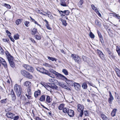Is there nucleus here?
Wrapping results in <instances>:
<instances>
[{
	"mask_svg": "<svg viewBox=\"0 0 120 120\" xmlns=\"http://www.w3.org/2000/svg\"><path fill=\"white\" fill-rule=\"evenodd\" d=\"M5 53L11 66L12 68L15 67V65L13 62V57L10 55L7 51H6Z\"/></svg>",
	"mask_w": 120,
	"mask_h": 120,
	"instance_id": "f257e3e1",
	"label": "nucleus"
},
{
	"mask_svg": "<svg viewBox=\"0 0 120 120\" xmlns=\"http://www.w3.org/2000/svg\"><path fill=\"white\" fill-rule=\"evenodd\" d=\"M14 89L17 96L18 97H20L22 91L21 86L17 84H16L15 85Z\"/></svg>",
	"mask_w": 120,
	"mask_h": 120,
	"instance_id": "f03ea898",
	"label": "nucleus"
},
{
	"mask_svg": "<svg viewBox=\"0 0 120 120\" xmlns=\"http://www.w3.org/2000/svg\"><path fill=\"white\" fill-rule=\"evenodd\" d=\"M77 110L78 112H80L79 116L82 117L83 114V109L84 107L83 105L81 104H78L77 105Z\"/></svg>",
	"mask_w": 120,
	"mask_h": 120,
	"instance_id": "7ed1b4c3",
	"label": "nucleus"
},
{
	"mask_svg": "<svg viewBox=\"0 0 120 120\" xmlns=\"http://www.w3.org/2000/svg\"><path fill=\"white\" fill-rule=\"evenodd\" d=\"M71 57L75 62L78 64L79 63L80 58L78 56L74 54H72L71 55Z\"/></svg>",
	"mask_w": 120,
	"mask_h": 120,
	"instance_id": "20e7f679",
	"label": "nucleus"
},
{
	"mask_svg": "<svg viewBox=\"0 0 120 120\" xmlns=\"http://www.w3.org/2000/svg\"><path fill=\"white\" fill-rule=\"evenodd\" d=\"M55 75L56 77L63 80H66L68 79L64 76L57 72L55 74Z\"/></svg>",
	"mask_w": 120,
	"mask_h": 120,
	"instance_id": "39448f33",
	"label": "nucleus"
},
{
	"mask_svg": "<svg viewBox=\"0 0 120 120\" xmlns=\"http://www.w3.org/2000/svg\"><path fill=\"white\" fill-rule=\"evenodd\" d=\"M23 66L26 70L29 71L33 72L34 71L33 68L29 65L25 64Z\"/></svg>",
	"mask_w": 120,
	"mask_h": 120,
	"instance_id": "423d86ee",
	"label": "nucleus"
},
{
	"mask_svg": "<svg viewBox=\"0 0 120 120\" xmlns=\"http://www.w3.org/2000/svg\"><path fill=\"white\" fill-rule=\"evenodd\" d=\"M73 85L75 89L77 91H79L81 87L80 85L79 84L75 82L73 83Z\"/></svg>",
	"mask_w": 120,
	"mask_h": 120,
	"instance_id": "0eeeda50",
	"label": "nucleus"
},
{
	"mask_svg": "<svg viewBox=\"0 0 120 120\" xmlns=\"http://www.w3.org/2000/svg\"><path fill=\"white\" fill-rule=\"evenodd\" d=\"M1 63L5 68L7 67V64L5 60L2 58L0 57V66L1 65Z\"/></svg>",
	"mask_w": 120,
	"mask_h": 120,
	"instance_id": "6e6552de",
	"label": "nucleus"
},
{
	"mask_svg": "<svg viewBox=\"0 0 120 120\" xmlns=\"http://www.w3.org/2000/svg\"><path fill=\"white\" fill-rule=\"evenodd\" d=\"M109 97L108 98V101L109 103L111 104L112 103V101L114 100V98L110 91H109Z\"/></svg>",
	"mask_w": 120,
	"mask_h": 120,
	"instance_id": "1a4fd4ad",
	"label": "nucleus"
},
{
	"mask_svg": "<svg viewBox=\"0 0 120 120\" xmlns=\"http://www.w3.org/2000/svg\"><path fill=\"white\" fill-rule=\"evenodd\" d=\"M91 7L93 10L95 11L96 13L98 14V15L100 16V15H101L100 14L94 5V4H92L91 5Z\"/></svg>",
	"mask_w": 120,
	"mask_h": 120,
	"instance_id": "9d476101",
	"label": "nucleus"
},
{
	"mask_svg": "<svg viewBox=\"0 0 120 120\" xmlns=\"http://www.w3.org/2000/svg\"><path fill=\"white\" fill-rule=\"evenodd\" d=\"M11 92L12 100L14 101H15L16 99V97L15 94L12 89H11Z\"/></svg>",
	"mask_w": 120,
	"mask_h": 120,
	"instance_id": "9b49d317",
	"label": "nucleus"
},
{
	"mask_svg": "<svg viewBox=\"0 0 120 120\" xmlns=\"http://www.w3.org/2000/svg\"><path fill=\"white\" fill-rule=\"evenodd\" d=\"M68 114L70 117H73L74 115V111L72 109H69L68 113Z\"/></svg>",
	"mask_w": 120,
	"mask_h": 120,
	"instance_id": "f8f14e48",
	"label": "nucleus"
},
{
	"mask_svg": "<svg viewBox=\"0 0 120 120\" xmlns=\"http://www.w3.org/2000/svg\"><path fill=\"white\" fill-rule=\"evenodd\" d=\"M36 69L38 71L44 74H45V71H46L44 68H40L38 67L36 68Z\"/></svg>",
	"mask_w": 120,
	"mask_h": 120,
	"instance_id": "ddd939ff",
	"label": "nucleus"
},
{
	"mask_svg": "<svg viewBox=\"0 0 120 120\" xmlns=\"http://www.w3.org/2000/svg\"><path fill=\"white\" fill-rule=\"evenodd\" d=\"M6 115L8 117L11 119L14 118V116H15L14 114L10 112L7 113L6 114Z\"/></svg>",
	"mask_w": 120,
	"mask_h": 120,
	"instance_id": "4468645a",
	"label": "nucleus"
},
{
	"mask_svg": "<svg viewBox=\"0 0 120 120\" xmlns=\"http://www.w3.org/2000/svg\"><path fill=\"white\" fill-rule=\"evenodd\" d=\"M44 20L45 22V26L49 30H51V28L50 26V25L49 24V22L46 19Z\"/></svg>",
	"mask_w": 120,
	"mask_h": 120,
	"instance_id": "2eb2a0df",
	"label": "nucleus"
},
{
	"mask_svg": "<svg viewBox=\"0 0 120 120\" xmlns=\"http://www.w3.org/2000/svg\"><path fill=\"white\" fill-rule=\"evenodd\" d=\"M97 52L100 57L102 59H103L104 57V55L102 52L101 51L98 49L97 50Z\"/></svg>",
	"mask_w": 120,
	"mask_h": 120,
	"instance_id": "dca6fc26",
	"label": "nucleus"
},
{
	"mask_svg": "<svg viewBox=\"0 0 120 120\" xmlns=\"http://www.w3.org/2000/svg\"><path fill=\"white\" fill-rule=\"evenodd\" d=\"M31 82L29 81H26L24 83V85L28 87H30L31 85Z\"/></svg>",
	"mask_w": 120,
	"mask_h": 120,
	"instance_id": "f3484780",
	"label": "nucleus"
},
{
	"mask_svg": "<svg viewBox=\"0 0 120 120\" xmlns=\"http://www.w3.org/2000/svg\"><path fill=\"white\" fill-rule=\"evenodd\" d=\"M21 72L22 75L26 77V75L27 74V73L28 72L26 71L25 70H22L21 71Z\"/></svg>",
	"mask_w": 120,
	"mask_h": 120,
	"instance_id": "a211bd4d",
	"label": "nucleus"
},
{
	"mask_svg": "<svg viewBox=\"0 0 120 120\" xmlns=\"http://www.w3.org/2000/svg\"><path fill=\"white\" fill-rule=\"evenodd\" d=\"M60 5L63 6H67L65 0H60Z\"/></svg>",
	"mask_w": 120,
	"mask_h": 120,
	"instance_id": "6ab92c4d",
	"label": "nucleus"
},
{
	"mask_svg": "<svg viewBox=\"0 0 120 120\" xmlns=\"http://www.w3.org/2000/svg\"><path fill=\"white\" fill-rule=\"evenodd\" d=\"M117 111V109H114L113 110L111 113V115L112 116L114 117L115 116Z\"/></svg>",
	"mask_w": 120,
	"mask_h": 120,
	"instance_id": "aec40b11",
	"label": "nucleus"
},
{
	"mask_svg": "<svg viewBox=\"0 0 120 120\" xmlns=\"http://www.w3.org/2000/svg\"><path fill=\"white\" fill-rule=\"evenodd\" d=\"M101 116L103 120H109L105 115L102 113L101 114Z\"/></svg>",
	"mask_w": 120,
	"mask_h": 120,
	"instance_id": "412c9836",
	"label": "nucleus"
},
{
	"mask_svg": "<svg viewBox=\"0 0 120 120\" xmlns=\"http://www.w3.org/2000/svg\"><path fill=\"white\" fill-rule=\"evenodd\" d=\"M41 94L40 91L39 90L37 91H35L34 93V97L35 98H37L38 96L39 95Z\"/></svg>",
	"mask_w": 120,
	"mask_h": 120,
	"instance_id": "4be33fe9",
	"label": "nucleus"
},
{
	"mask_svg": "<svg viewBox=\"0 0 120 120\" xmlns=\"http://www.w3.org/2000/svg\"><path fill=\"white\" fill-rule=\"evenodd\" d=\"M45 74L47 75L50 77L52 78H54V76L53 75L50 74L47 71H46V70L45 71Z\"/></svg>",
	"mask_w": 120,
	"mask_h": 120,
	"instance_id": "5701e85b",
	"label": "nucleus"
},
{
	"mask_svg": "<svg viewBox=\"0 0 120 120\" xmlns=\"http://www.w3.org/2000/svg\"><path fill=\"white\" fill-rule=\"evenodd\" d=\"M26 77L29 79H32L33 78V77L32 75L28 72L26 75Z\"/></svg>",
	"mask_w": 120,
	"mask_h": 120,
	"instance_id": "b1692460",
	"label": "nucleus"
},
{
	"mask_svg": "<svg viewBox=\"0 0 120 120\" xmlns=\"http://www.w3.org/2000/svg\"><path fill=\"white\" fill-rule=\"evenodd\" d=\"M65 105L64 104L62 103L60 104L58 107V109L60 110H63L64 107Z\"/></svg>",
	"mask_w": 120,
	"mask_h": 120,
	"instance_id": "393cba45",
	"label": "nucleus"
},
{
	"mask_svg": "<svg viewBox=\"0 0 120 120\" xmlns=\"http://www.w3.org/2000/svg\"><path fill=\"white\" fill-rule=\"evenodd\" d=\"M47 57L48 59L51 60L52 61H56L57 60V59L55 58L50 57L49 56H47Z\"/></svg>",
	"mask_w": 120,
	"mask_h": 120,
	"instance_id": "a878e982",
	"label": "nucleus"
},
{
	"mask_svg": "<svg viewBox=\"0 0 120 120\" xmlns=\"http://www.w3.org/2000/svg\"><path fill=\"white\" fill-rule=\"evenodd\" d=\"M49 81L51 83H53L54 82L56 83L58 81L57 80L53 78L49 79Z\"/></svg>",
	"mask_w": 120,
	"mask_h": 120,
	"instance_id": "bb28decb",
	"label": "nucleus"
},
{
	"mask_svg": "<svg viewBox=\"0 0 120 120\" xmlns=\"http://www.w3.org/2000/svg\"><path fill=\"white\" fill-rule=\"evenodd\" d=\"M52 101V99L50 98V96L47 95L46 96V102L48 103H50Z\"/></svg>",
	"mask_w": 120,
	"mask_h": 120,
	"instance_id": "cd10ccee",
	"label": "nucleus"
},
{
	"mask_svg": "<svg viewBox=\"0 0 120 120\" xmlns=\"http://www.w3.org/2000/svg\"><path fill=\"white\" fill-rule=\"evenodd\" d=\"M69 109L67 107L64 108L63 110V112L64 113H68L69 110Z\"/></svg>",
	"mask_w": 120,
	"mask_h": 120,
	"instance_id": "c85d7f7f",
	"label": "nucleus"
},
{
	"mask_svg": "<svg viewBox=\"0 0 120 120\" xmlns=\"http://www.w3.org/2000/svg\"><path fill=\"white\" fill-rule=\"evenodd\" d=\"M45 95H43L40 99V100L41 101H44L45 100Z\"/></svg>",
	"mask_w": 120,
	"mask_h": 120,
	"instance_id": "c756f323",
	"label": "nucleus"
},
{
	"mask_svg": "<svg viewBox=\"0 0 120 120\" xmlns=\"http://www.w3.org/2000/svg\"><path fill=\"white\" fill-rule=\"evenodd\" d=\"M83 0H80L78 4V5L79 7H81L82 5L83 4Z\"/></svg>",
	"mask_w": 120,
	"mask_h": 120,
	"instance_id": "7c9ffc66",
	"label": "nucleus"
},
{
	"mask_svg": "<svg viewBox=\"0 0 120 120\" xmlns=\"http://www.w3.org/2000/svg\"><path fill=\"white\" fill-rule=\"evenodd\" d=\"M82 86L83 89H86L87 88V86L86 83L84 82L82 84Z\"/></svg>",
	"mask_w": 120,
	"mask_h": 120,
	"instance_id": "2f4dec72",
	"label": "nucleus"
},
{
	"mask_svg": "<svg viewBox=\"0 0 120 120\" xmlns=\"http://www.w3.org/2000/svg\"><path fill=\"white\" fill-rule=\"evenodd\" d=\"M37 30L35 28H34L32 31V33L33 34L35 35L38 32Z\"/></svg>",
	"mask_w": 120,
	"mask_h": 120,
	"instance_id": "473e14b6",
	"label": "nucleus"
},
{
	"mask_svg": "<svg viewBox=\"0 0 120 120\" xmlns=\"http://www.w3.org/2000/svg\"><path fill=\"white\" fill-rule=\"evenodd\" d=\"M61 21L62 22V24L65 26H66L67 23L66 22V21L63 19H61Z\"/></svg>",
	"mask_w": 120,
	"mask_h": 120,
	"instance_id": "72a5a7b5",
	"label": "nucleus"
},
{
	"mask_svg": "<svg viewBox=\"0 0 120 120\" xmlns=\"http://www.w3.org/2000/svg\"><path fill=\"white\" fill-rule=\"evenodd\" d=\"M41 84L44 87H45L46 88L47 90L49 91H50L49 90H48V88H50V87L46 86V85L43 82H41Z\"/></svg>",
	"mask_w": 120,
	"mask_h": 120,
	"instance_id": "f704fd0d",
	"label": "nucleus"
},
{
	"mask_svg": "<svg viewBox=\"0 0 120 120\" xmlns=\"http://www.w3.org/2000/svg\"><path fill=\"white\" fill-rule=\"evenodd\" d=\"M62 72L66 75H68V72L65 69H63Z\"/></svg>",
	"mask_w": 120,
	"mask_h": 120,
	"instance_id": "c9c22d12",
	"label": "nucleus"
},
{
	"mask_svg": "<svg viewBox=\"0 0 120 120\" xmlns=\"http://www.w3.org/2000/svg\"><path fill=\"white\" fill-rule=\"evenodd\" d=\"M7 99L6 98L4 99H3L2 100H1L0 101V102L1 103H5L7 102Z\"/></svg>",
	"mask_w": 120,
	"mask_h": 120,
	"instance_id": "e433bc0d",
	"label": "nucleus"
},
{
	"mask_svg": "<svg viewBox=\"0 0 120 120\" xmlns=\"http://www.w3.org/2000/svg\"><path fill=\"white\" fill-rule=\"evenodd\" d=\"M4 6L6 7L7 9H10L11 8L10 6L8 4L5 3L4 4Z\"/></svg>",
	"mask_w": 120,
	"mask_h": 120,
	"instance_id": "4c0bfd02",
	"label": "nucleus"
},
{
	"mask_svg": "<svg viewBox=\"0 0 120 120\" xmlns=\"http://www.w3.org/2000/svg\"><path fill=\"white\" fill-rule=\"evenodd\" d=\"M49 71L50 72L55 74H55H56L57 72L53 69H49Z\"/></svg>",
	"mask_w": 120,
	"mask_h": 120,
	"instance_id": "58836bf2",
	"label": "nucleus"
},
{
	"mask_svg": "<svg viewBox=\"0 0 120 120\" xmlns=\"http://www.w3.org/2000/svg\"><path fill=\"white\" fill-rule=\"evenodd\" d=\"M14 38L15 40H17L19 38V35L18 34L15 35L14 36Z\"/></svg>",
	"mask_w": 120,
	"mask_h": 120,
	"instance_id": "ea45409f",
	"label": "nucleus"
},
{
	"mask_svg": "<svg viewBox=\"0 0 120 120\" xmlns=\"http://www.w3.org/2000/svg\"><path fill=\"white\" fill-rule=\"evenodd\" d=\"M116 51L117 52L118 55L120 56V49L118 46H116Z\"/></svg>",
	"mask_w": 120,
	"mask_h": 120,
	"instance_id": "a19ab883",
	"label": "nucleus"
},
{
	"mask_svg": "<svg viewBox=\"0 0 120 120\" xmlns=\"http://www.w3.org/2000/svg\"><path fill=\"white\" fill-rule=\"evenodd\" d=\"M21 19H20L17 20L15 22L16 24L17 25H18L21 22Z\"/></svg>",
	"mask_w": 120,
	"mask_h": 120,
	"instance_id": "79ce46f5",
	"label": "nucleus"
},
{
	"mask_svg": "<svg viewBox=\"0 0 120 120\" xmlns=\"http://www.w3.org/2000/svg\"><path fill=\"white\" fill-rule=\"evenodd\" d=\"M27 91L28 93L29 94H31V89L30 87H28L27 89Z\"/></svg>",
	"mask_w": 120,
	"mask_h": 120,
	"instance_id": "37998d69",
	"label": "nucleus"
},
{
	"mask_svg": "<svg viewBox=\"0 0 120 120\" xmlns=\"http://www.w3.org/2000/svg\"><path fill=\"white\" fill-rule=\"evenodd\" d=\"M57 85L63 87H64V84L63 82H58Z\"/></svg>",
	"mask_w": 120,
	"mask_h": 120,
	"instance_id": "c03bdc74",
	"label": "nucleus"
},
{
	"mask_svg": "<svg viewBox=\"0 0 120 120\" xmlns=\"http://www.w3.org/2000/svg\"><path fill=\"white\" fill-rule=\"evenodd\" d=\"M89 36L91 38H94L95 37L94 34L91 32L90 33Z\"/></svg>",
	"mask_w": 120,
	"mask_h": 120,
	"instance_id": "a18cd8bd",
	"label": "nucleus"
},
{
	"mask_svg": "<svg viewBox=\"0 0 120 120\" xmlns=\"http://www.w3.org/2000/svg\"><path fill=\"white\" fill-rule=\"evenodd\" d=\"M51 87L53 89L57 90L58 87L56 85H51Z\"/></svg>",
	"mask_w": 120,
	"mask_h": 120,
	"instance_id": "49530a36",
	"label": "nucleus"
},
{
	"mask_svg": "<svg viewBox=\"0 0 120 120\" xmlns=\"http://www.w3.org/2000/svg\"><path fill=\"white\" fill-rule=\"evenodd\" d=\"M35 37L37 40H40L41 39V37L40 35H36L35 36Z\"/></svg>",
	"mask_w": 120,
	"mask_h": 120,
	"instance_id": "de8ad7c7",
	"label": "nucleus"
},
{
	"mask_svg": "<svg viewBox=\"0 0 120 120\" xmlns=\"http://www.w3.org/2000/svg\"><path fill=\"white\" fill-rule=\"evenodd\" d=\"M69 13V12L68 10H65L64 11V13L67 15H68Z\"/></svg>",
	"mask_w": 120,
	"mask_h": 120,
	"instance_id": "09e8293b",
	"label": "nucleus"
},
{
	"mask_svg": "<svg viewBox=\"0 0 120 120\" xmlns=\"http://www.w3.org/2000/svg\"><path fill=\"white\" fill-rule=\"evenodd\" d=\"M84 114L86 116H88L89 114L88 111L87 110H85L84 111Z\"/></svg>",
	"mask_w": 120,
	"mask_h": 120,
	"instance_id": "8fccbe9b",
	"label": "nucleus"
},
{
	"mask_svg": "<svg viewBox=\"0 0 120 120\" xmlns=\"http://www.w3.org/2000/svg\"><path fill=\"white\" fill-rule=\"evenodd\" d=\"M29 23V22L28 21H26L24 22V24L27 27L29 26L28 24Z\"/></svg>",
	"mask_w": 120,
	"mask_h": 120,
	"instance_id": "3c124183",
	"label": "nucleus"
},
{
	"mask_svg": "<svg viewBox=\"0 0 120 120\" xmlns=\"http://www.w3.org/2000/svg\"><path fill=\"white\" fill-rule=\"evenodd\" d=\"M97 32L98 34V36L99 38H101L102 37V35L101 34V33H100V32H99V31L98 30L97 31Z\"/></svg>",
	"mask_w": 120,
	"mask_h": 120,
	"instance_id": "603ef678",
	"label": "nucleus"
},
{
	"mask_svg": "<svg viewBox=\"0 0 120 120\" xmlns=\"http://www.w3.org/2000/svg\"><path fill=\"white\" fill-rule=\"evenodd\" d=\"M64 87H63V88L68 90H70V88H68L67 86H66L65 85H64Z\"/></svg>",
	"mask_w": 120,
	"mask_h": 120,
	"instance_id": "864d4df0",
	"label": "nucleus"
},
{
	"mask_svg": "<svg viewBox=\"0 0 120 120\" xmlns=\"http://www.w3.org/2000/svg\"><path fill=\"white\" fill-rule=\"evenodd\" d=\"M4 52L3 49L1 48L0 49V53L1 54H3Z\"/></svg>",
	"mask_w": 120,
	"mask_h": 120,
	"instance_id": "5fc2aeb1",
	"label": "nucleus"
},
{
	"mask_svg": "<svg viewBox=\"0 0 120 120\" xmlns=\"http://www.w3.org/2000/svg\"><path fill=\"white\" fill-rule=\"evenodd\" d=\"M95 23L97 25H100V22L98 20H96L95 21Z\"/></svg>",
	"mask_w": 120,
	"mask_h": 120,
	"instance_id": "6e6d98bb",
	"label": "nucleus"
},
{
	"mask_svg": "<svg viewBox=\"0 0 120 120\" xmlns=\"http://www.w3.org/2000/svg\"><path fill=\"white\" fill-rule=\"evenodd\" d=\"M48 17L50 19H52L53 18V16L51 13L48 15Z\"/></svg>",
	"mask_w": 120,
	"mask_h": 120,
	"instance_id": "4d7b16f0",
	"label": "nucleus"
},
{
	"mask_svg": "<svg viewBox=\"0 0 120 120\" xmlns=\"http://www.w3.org/2000/svg\"><path fill=\"white\" fill-rule=\"evenodd\" d=\"M19 118V116H14V120H17Z\"/></svg>",
	"mask_w": 120,
	"mask_h": 120,
	"instance_id": "13d9d810",
	"label": "nucleus"
},
{
	"mask_svg": "<svg viewBox=\"0 0 120 120\" xmlns=\"http://www.w3.org/2000/svg\"><path fill=\"white\" fill-rule=\"evenodd\" d=\"M82 58L83 60L84 61H86V57L84 56H82Z\"/></svg>",
	"mask_w": 120,
	"mask_h": 120,
	"instance_id": "bf43d9fd",
	"label": "nucleus"
},
{
	"mask_svg": "<svg viewBox=\"0 0 120 120\" xmlns=\"http://www.w3.org/2000/svg\"><path fill=\"white\" fill-rule=\"evenodd\" d=\"M6 33L8 34V36L10 37L11 35V33L8 30H7L6 31Z\"/></svg>",
	"mask_w": 120,
	"mask_h": 120,
	"instance_id": "052dcab7",
	"label": "nucleus"
},
{
	"mask_svg": "<svg viewBox=\"0 0 120 120\" xmlns=\"http://www.w3.org/2000/svg\"><path fill=\"white\" fill-rule=\"evenodd\" d=\"M111 14H112V15L113 16L116 17H116L117 16V14L115 13H111Z\"/></svg>",
	"mask_w": 120,
	"mask_h": 120,
	"instance_id": "680f3d73",
	"label": "nucleus"
},
{
	"mask_svg": "<svg viewBox=\"0 0 120 120\" xmlns=\"http://www.w3.org/2000/svg\"><path fill=\"white\" fill-rule=\"evenodd\" d=\"M9 37L10 38V40L12 41L13 42H14L15 40L13 38L11 37V36H10V37Z\"/></svg>",
	"mask_w": 120,
	"mask_h": 120,
	"instance_id": "e2e57ef3",
	"label": "nucleus"
},
{
	"mask_svg": "<svg viewBox=\"0 0 120 120\" xmlns=\"http://www.w3.org/2000/svg\"><path fill=\"white\" fill-rule=\"evenodd\" d=\"M30 39L34 43L35 42V40H34V39H32V38H30Z\"/></svg>",
	"mask_w": 120,
	"mask_h": 120,
	"instance_id": "0e129e2a",
	"label": "nucleus"
},
{
	"mask_svg": "<svg viewBox=\"0 0 120 120\" xmlns=\"http://www.w3.org/2000/svg\"><path fill=\"white\" fill-rule=\"evenodd\" d=\"M34 23L35 24H37L38 25V26H39L40 27H41V25H40V24H38V23H37V21H35H35H34Z\"/></svg>",
	"mask_w": 120,
	"mask_h": 120,
	"instance_id": "69168bd1",
	"label": "nucleus"
},
{
	"mask_svg": "<svg viewBox=\"0 0 120 120\" xmlns=\"http://www.w3.org/2000/svg\"><path fill=\"white\" fill-rule=\"evenodd\" d=\"M116 72L117 75H118V74H119L120 73V70H117L116 71Z\"/></svg>",
	"mask_w": 120,
	"mask_h": 120,
	"instance_id": "338daca9",
	"label": "nucleus"
},
{
	"mask_svg": "<svg viewBox=\"0 0 120 120\" xmlns=\"http://www.w3.org/2000/svg\"><path fill=\"white\" fill-rule=\"evenodd\" d=\"M36 120H42L39 117H36Z\"/></svg>",
	"mask_w": 120,
	"mask_h": 120,
	"instance_id": "774afa93",
	"label": "nucleus"
}]
</instances>
